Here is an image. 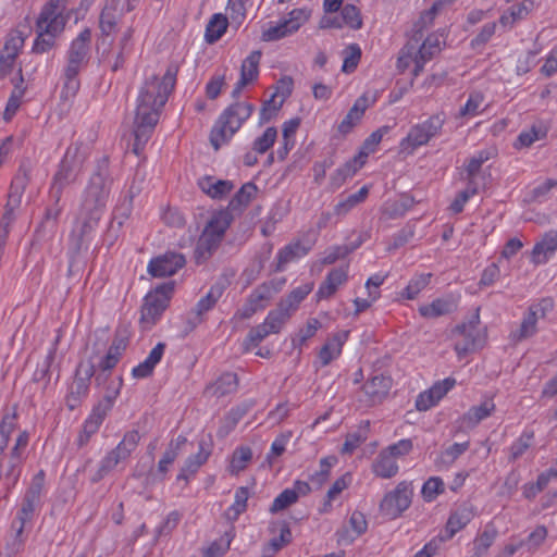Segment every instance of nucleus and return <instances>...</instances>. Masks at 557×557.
<instances>
[{
    "label": "nucleus",
    "mask_w": 557,
    "mask_h": 557,
    "mask_svg": "<svg viewBox=\"0 0 557 557\" xmlns=\"http://www.w3.org/2000/svg\"><path fill=\"white\" fill-rule=\"evenodd\" d=\"M25 38L21 32L11 33L4 44L2 51L0 52V66L7 67V71H11L14 61L24 46Z\"/></svg>",
    "instance_id": "19"
},
{
    "label": "nucleus",
    "mask_w": 557,
    "mask_h": 557,
    "mask_svg": "<svg viewBox=\"0 0 557 557\" xmlns=\"http://www.w3.org/2000/svg\"><path fill=\"white\" fill-rule=\"evenodd\" d=\"M480 308L475 309V312L470 317L467 322L456 325L454 333H457L463 337V341L455 344V350L459 357H463L470 351L474 350L480 346L479 338V324H480Z\"/></svg>",
    "instance_id": "13"
},
{
    "label": "nucleus",
    "mask_w": 557,
    "mask_h": 557,
    "mask_svg": "<svg viewBox=\"0 0 557 557\" xmlns=\"http://www.w3.org/2000/svg\"><path fill=\"white\" fill-rule=\"evenodd\" d=\"M311 290V284H305L296 287L284 299H282L278 305L293 314L297 310L299 304L310 294Z\"/></svg>",
    "instance_id": "42"
},
{
    "label": "nucleus",
    "mask_w": 557,
    "mask_h": 557,
    "mask_svg": "<svg viewBox=\"0 0 557 557\" xmlns=\"http://www.w3.org/2000/svg\"><path fill=\"white\" fill-rule=\"evenodd\" d=\"M347 280V271L338 268L333 269L327 274L324 282L320 285L317 296L319 298H329L337 290L338 286L345 283Z\"/></svg>",
    "instance_id": "31"
},
{
    "label": "nucleus",
    "mask_w": 557,
    "mask_h": 557,
    "mask_svg": "<svg viewBox=\"0 0 557 557\" xmlns=\"http://www.w3.org/2000/svg\"><path fill=\"white\" fill-rule=\"evenodd\" d=\"M494 410H495V404L493 403V400L492 399L484 400L482 404L471 407L460 418V426L473 429L482 420L490 417Z\"/></svg>",
    "instance_id": "23"
},
{
    "label": "nucleus",
    "mask_w": 557,
    "mask_h": 557,
    "mask_svg": "<svg viewBox=\"0 0 557 557\" xmlns=\"http://www.w3.org/2000/svg\"><path fill=\"white\" fill-rule=\"evenodd\" d=\"M67 0H49L36 21L37 37L34 41L33 51L45 53L55 45V38L63 32L66 24V16L63 12Z\"/></svg>",
    "instance_id": "2"
},
{
    "label": "nucleus",
    "mask_w": 557,
    "mask_h": 557,
    "mask_svg": "<svg viewBox=\"0 0 557 557\" xmlns=\"http://www.w3.org/2000/svg\"><path fill=\"white\" fill-rule=\"evenodd\" d=\"M392 387V379L389 376L377 374L369 379L362 386V391L367 396V400L371 404L381 403Z\"/></svg>",
    "instance_id": "17"
},
{
    "label": "nucleus",
    "mask_w": 557,
    "mask_h": 557,
    "mask_svg": "<svg viewBox=\"0 0 557 557\" xmlns=\"http://www.w3.org/2000/svg\"><path fill=\"white\" fill-rule=\"evenodd\" d=\"M227 287L225 280H219L211 285L208 293L201 297L187 318V330L193 331L205 321V314L212 310Z\"/></svg>",
    "instance_id": "10"
},
{
    "label": "nucleus",
    "mask_w": 557,
    "mask_h": 557,
    "mask_svg": "<svg viewBox=\"0 0 557 557\" xmlns=\"http://www.w3.org/2000/svg\"><path fill=\"white\" fill-rule=\"evenodd\" d=\"M233 220L234 214L230 212V210H220L211 216L205 230L223 239L224 234L226 230L230 227Z\"/></svg>",
    "instance_id": "33"
},
{
    "label": "nucleus",
    "mask_w": 557,
    "mask_h": 557,
    "mask_svg": "<svg viewBox=\"0 0 557 557\" xmlns=\"http://www.w3.org/2000/svg\"><path fill=\"white\" fill-rule=\"evenodd\" d=\"M221 242L222 238L203 230L196 245L195 253L197 259H208L218 249Z\"/></svg>",
    "instance_id": "35"
},
{
    "label": "nucleus",
    "mask_w": 557,
    "mask_h": 557,
    "mask_svg": "<svg viewBox=\"0 0 557 557\" xmlns=\"http://www.w3.org/2000/svg\"><path fill=\"white\" fill-rule=\"evenodd\" d=\"M29 182L28 171L25 169H20L17 174L12 180L9 193L8 202L10 205L17 207L21 201V196L25 190L26 185Z\"/></svg>",
    "instance_id": "41"
},
{
    "label": "nucleus",
    "mask_w": 557,
    "mask_h": 557,
    "mask_svg": "<svg viewBox=\"0 0 557 557\" xmlns=\"http://www.w3.org/2000/svg\"><path fill=\"white\" fill-rule=\"evenodd\" d=\"M348 334V331L335 333L322 346L319 352V359L323 367L330 364L334 359H336L341 355L342 347L346 342Z\"/></svg>",
    "instance_id": "20"
},
{
    "label": "nucleus",
    "mask_w": 557,
    "mask_h": 557,
    "mask_svg": "<svg viewBox=\"0 0 557 557\" xmlns=\"http://www.w3.org/2000/svg\"><path fill=\"white\" fill-rule=\"evenodd\" d=\"M495 156V149H484L479 151L476 154H474L467 165V173L469 181L471 182L472 178L479 173L482 164L486 161H488L491 158Z\"/></svg>",
    "instance_id": "55"
},
{
    "label": "nucleus",
    "mask_w": 557,
    "mask_h": 557,
    "mask_svg": "<svg viewBox=\"0 0 557 557\" xmlns=\"http://www.w3.org/2000/svg\"><path fill=\"white\" fill-rule=\"evenodd\" d=\"M257 194V186L253 183L244 184L239 190L234 195V197L230 200L227 206V210L230 212L240 214L245 208L248 207L250 201L255 198Z\"/></svg>",
    "instance_id": "29"
},
{
    "label": "nucleus",
    "mask_w": 557,
    "mask_h": 557,
    "mask_svg": "<svg viewBox=\"0 0 557 557\" xmlns=\"http://www.w3.org/2000/svg\"><path fill=\"white\" fill-rule=\"evenodd\" d=\"M227 24V18L224 15L220 13L214 14L206 27L205 37L207 42L213 44L219 40L226 32Z\"/></svg>",
    "instance_id": "46"
},
{
    "label": "nucleus",
    "mask_w": 557,
    "mask_h": 557,
    "mask_svg": "<svg viewBox=\"0 0 557 557\" xmlns=\"http://www.w3.org/2000/svg\"><path fill=\"white\" fill-rule=\"evenodd\" d=\"M124 14V0H106L99 16V28L101 32L99 40L101 45L111 46L112 40H108V38L116 33L117 24Z\"/></svg>",
    "instance_id": "11"
},
{
    "label": "nucleus",
    "mask_w": 557,
    "mask_h": 557,
    "mask_svg": "<svg viewBox=\"0 0 557 557\" xmlns=\"http://www.w3.org/2000/svg\"><path fill=\"white\" fill-rule=\"evenodd\" d=\"M474 517L473 508L463 504L453 512L446 523L447 539H451L458 531L463 529Z\"/></svg>",
    "instance_id": "26"
},
{
    "label": "nucleus",
    "mask_w": 557,
    "mask_h": 557,
    "mask_svg": "<svg viewBox=\"0 0 557 557\" xmlns=\"http://www.w3.org/2000/svg\"><path fill=\"white\" fill-rule=\"evenodd\" d=\"M442 10L441 2L435 0L432 7L420 15L419 20L414 23L416 34H419L420 38H423L424 30L433 25L434 18Z\"/></svg>",
    "instance_id": "53"
},
{
    "label": "nucleus",
    "mask_w": 557,
    "mask_h": 557,
    "mask_svg": "<svg viewBox=\"0 0 557 557\" xmlns=\"http://www.w3.org/2000/svg\"><path fill=\"white\" fill-rule=\"evenodd\" d=\"M272 297V288L270 284L263 283L256 287L248 297V301L258 310L265 307V302Z\"/></svg>",
    "instance_id": "59"
},
{
    "label": "nucleus",
    "mask_w": 557,
    "mask_h": 557,
    "mask_svg": "<svg viewBox=\"0 0 557 557\" xmlns=\"http://www.w3.org/2000/svg\"><path fill=\"white\" fill-rule=\"evenodd\" d=\"M445 122L443 114H434L429 120L412 126L407 135L400 141L403 152L412 153L418 147L425 145L437 135Z\"/></svg>",
    "instance_id": "7"
},
{
    "label": "nucleus",
    "mask_w": 557,
    "mask_h": 557,
    "mask_svg": "<svg viewBox=\"0 0 557 557\" xmlns=\"http://www.w3.org/2000/svg\"><path fill=\"white\" fill-rule=\"evenodd\" d=\"M112 182L113 180L109 171V159L108 157H102L97 161L96 169L90 176L82 208L104 211Z\"/></svg>",
    "instance_id": "6"
},
{
    "label": "nucleus",
    "mask_w": 557,
    "mask_h": 557,
    "mask_svg": "<svg viewBox=\"0 0 557 557\" xmlns=\"http://www.w3.org/2000/svg\"><path fill=\"white\" fill-rule=\"evenodd\" d=\"M294 34L285 21H281L276 25H271L262 32L261 39L263 41H276Z\"/></svg>",
    "instance_id": "58"
},
{
    "label": "nucleus",
    "mask_w": 557,
    "mask_h": 557,
    "mask_svg": "<svg viewBox=\"0 0 557 557\" xmlns=\"http://www.w3.org/2000/svg\"><path fill=\"white\" fill-rule=\"evenodd\" d=\"M253 110V104L237 101L222 112L210 132V143L214 150H219L234 136Z\"/></svg>",
    "instance_id": "5"
},
{
    "label": "nucleus",
    "mask_w": 557,
    "mask_h": 557,
    "mask_svg": "<svg viewBox=\"0 0 557 557\" xmlns=\"http://www.w3.org/2000/svg\"><path fill=\"white\" fill-rule=\"evenodd\" d=\"M83 144L74 143L69 146L66 152L62 159V162H66L76 172H79L84 161L86 160V151H83Z\"/></svg>",
    "instance_id": "50"
},
{
    "label": "nucleus",
    "mask_w": 557,
    "mask_h": 557,
    "mask_svg": "<svg viewBox=\"0 0 557 557\" xmlns=\"http://www.w3.org/2000/svg\"><path fill=\"white\" fill-rule=\"evenodd\" d=\"M413 491L411 483L407 481L399 482L394 491L387 493L380 503L381 512L388 519L399 517L409 508Z\"/></svg>",
    "instance_id": "9"
},
{
    "label": "nucleus",
    "mask_w": 557,
    "mask_h": 557,
    "mask_svg": "<svg viewBox=\"0 0 557 557\" xmlns=\"http://www.w3.org/2000/svg\"><path fill=\"white\" fill-rule=\"evenodd\" d=\"M431 274H420L414 276L405 288L403 296L407 299H414L416 296L428 286Z\"/></svg>",
    "instance_id": "60"
},
{
    "label": "nucleus",
    "mask_w": 557,
    "mask_h": 557,
    "mask_svg": "<svg viewBox=\"0 0 557 557\" xmlns=\"http://www.w3.org/2000/svg\"><path fill=\"white\" fill-rule=\"evenodd\" d=\"M209 453L205 451L202 444L199 445V451L196 455L189 456L177 474V480L188 481L190 475H194L198 469L207 461Z\"/></svg>",
    "instance_id": "37"
},
{
    "label": "nucleus",
    "mask_w": 557,
    "mask_h": 557,
    "mask_svg": "<svg viewBox=\"0 0 557 557\" xmlns=\"http://www.w3.org/2000/svg\"><path fill=\"white\" fill-rule=\"evenodd\" d=\"M187 443V438L184 435H178L175 440H172L168 448L165 449L162 458L158 463V473L164 478L169 470V466L172 465L177 458L182 447Z\"/></svg>",
    "instance_id": "32"
},
{
    "label": "nucleus",
    "mask_w": 557,
    "mask_h": 557,
    "mask_svg": "<svg viewBox=\"0 0 557 557\" xmlns=\"http://www.w3.org/2000/svg\"><path fill=\"white\" fill-rule=\"evenodd\" d=\"M46 472L39 470L33 478L22 498L21 507L12 522L14 540L10 545L12 553H17L24 543L23 531L27 522H30L36 511L41 506L45 491Z\"/></svg>",
    "instance_id": "3"
},
{
    "label": "nucleus",
    "mask_w": 557,
    "mask_h": 557,
    "mask_svg": "<svg viewBox=\"0 0 557 557\" xmlns=\"http://www.w3.org/2000/svg\"><path fill=\"white\" fill-rule=\"evenodd\" d=\"M156 125H151L150 123H143L134 121V137L135 141L133 145V152L137 156L141 152L145 145L149 140Z\"/></svg>",
    "instance_id": "49"
},
{
    "label": "nucleus",
    "mask_w": 557,
    "mask_h": 557,
    "mask_svg": "<svg viewBox=\"0 0 557 557\" xmlns=\"http://www.w3.org/2000/svg\"><path fill=\"white\" fill-rule=\"evenodd\" d=\"M497 533L496 528L492 523L486 524L473 542L474 556L481 557L484 555L494 543Z\"/></svg>",
    "instance_id": "39"
},
{
    "label": "nucleus",
    "mask_w": 557,
    "mask_h": 557,
    "mask_svg": "<svg viewBox=\"0 0 557 557\" xmlns=\"http://www.w3.org/2000/svg\"><path fill=\"white\" fill-rule=\"evenodd\" d=\"M470 447V441L454 443L441 451L436 463L442 466H451Z\"/></svg>",
    "instance_id": "45"
},
{
    "label": "nucleus",
    "mask_w": 557,
    "mask_h": 557,
    "mask_svg": "<svg viewBox=\"0 0 557 557\" xmlns=\"http://www.w3.org/2000/svg\"><path fill=\"white\" fill-rule=\"evenodd\" d=\"M272 333L265 326L264 322L251 327L247 337L245 338L244 346L246 350L257 347L267 336Z\"/></svg>",
    "instance_id": "61"
},
{
    "label": "nucleus",
    "mask_w": 557,
    "mask_h": 557,
    "mask_svg": "<svg viewBox=\"0 0 557 557\" xmlns=\"http://www.w3.org/2000/svg\"><path fill=\"white\" fill-rule=\"evenodd\" d=\"M547 537V529L544 525H537L529 536L520 542V546L527 547L528 550H536Z\"/></svg>",
    "instance_id": "63"
},
{
    "label": "nucleus",
    "mask_w": 557,
    "mask_h": 557,
    "mask_svg": "<svg viewBox=\"0 0 557 557\" xmlns=\"http://www.w3.org/2000/svg\"><path fill=\"white\" fill-rule=\"evenodd\" d=\"M83 222L78 231H73L71 235L72 248L75 253L79 252L84 238L89 235L98 225L103 211L99 209H83Z\"/></svg>",
    "instance_id": "15"
},
{
    "label": "nucleus",
    "mask_w": 557,
    "mask_h": 557,
    "mask_svg": "<svg viewBox=\"0 0 557 557\" xmlns=\"http://www.w3.org/2000/svg\"><path fill=\"white\" fill-rule=\"evenodd\" d=\"M290 317L292 314L288 312V310L277 305L275 309L268 313L264 320V324L272 334H277L281 332L283 325L289 320Z\"/></svg>",
    "instance_id": "47"
},
{
    "label": "nucleus",
    "mask_w": 557,
    "mask_h": 557,
    "mask_svg": "<svg viewBox=\"0 0 557 557\" xmlns=\"http://www.w3.org/2000/svg\"><path fill=\"white\" fill-rule=\"evenodd\" d=\"M536 311H534L533 308H530L528 314L523 318L519 330L512 334L513 338L522 341L534 335L536 332Z\"/></svg>",
    "instance_id": "54"
},
{
    "label": "nucleus",
    "mask_w": 557,
    "mask_h": 557,
    "mask_svg": "<svg viewBox=\"0 0 557 557\" xmlns=\"http://www.w3.org/2000/svg\"><path fill=\"white\" fill-rule=\"evenodd\" d=\"M126 459L122 458V456L116 453V450L111 449L100 461L99 468L96 473L90 479L92 483H97L102 480L108 473H110L119 463L125 461Z\"/></svg>",
    "instance_id": "43"
},
{
    "label": "nucleus",
    "mask_w": 557,
    "mask_h": 557,
    "mask_svg": "<svg viewBox=\"0 0 557 557\" xmlns=\"http://www.w3.org/2000/svg\"><path fill=\"white\" fill-rule=\"evenodd\" d=\"M366 160L367 152H359L357 156L346 161L331 175V188H339L347 181V178L354 176L364 165Z\"/></svg>",
    "instance_id": "16"
},
{
    "label": "nucleus",
    "mask_w": 557,
    "mask_h": 557,
    "mask_svg": "<svg viewBox=\"0 0 557 557\" xmlns=\"http://www.w3.org/2000/svg\"><path fill=\"white\" fill-rule=\"evenodd\" d=\"M369 195V187L362 186L357 193L349 195L344 200L339 201L334 207V212L337 215H345L352 208L363 202Z\"/></svg>",
    "instance_id": "48"
},
{
    "label": "nucleus",
    "mask_w": 557,
    "mask_h": 557,
    "mask_svg": "<svg viewBox=\"0 0 557 557\" xmlns=\"http://www.w3.org/2000/svg\"><path fill=\"white\" fill-rule=\"evenodd\" d=\"M277 129L274 126L268 127L263 134L253 141L252 149L257 153L267 152L275 143Z\"/></svg>",
    "instance_id": "56"
},
{
    "label": "nucleus",
    "mask_w": 557,
    "mask_h": 557,
    "mask_svg": "<svg viewBox=\"0 0 557 557\" xmlns=\"http://www.w3.org/2000/svg\"><path fill=\"white\" fill-rule=\"evenodd\" d=\"M261 57L262 52L260 50H253L243 61L240 67L242 84H250L258 78Z\"/></svg>",
    "instance_id": "34"
},
{
    "label": "nucleus",
    "mask_w": 557,
    "mask_h": 557,
    "mask_svg": "<svg viewBox=\"0 0 557 557\" xmlns=\"http://www.w3.org/2000/svg\"><path fill=\"white\" fill-rule=\"evenodd\" d=\"M16 412L12 414H5L0 422V455L8 446L10 435L16 428Z\"/></svg>",
    "instance_id": "57"
},
{
    "label": "nucleus",
    "mask_w": 557,
    "mask_h": 557,
    "mask_svg": "<svg viewBox=\"0 0 557 557\" xmlns=\"http://www.w3.org/2000/svg\"><path fill=\"white\" fill-rule=\"evenodd\" d=\"M252 458V450L248 446H240L236 448L232 455V460L230 465V471L233 474H237L243 471L248 462Z\"/></svg>",
    "instance_id": "52"
},
{
    "label": "nucleus",
    "mask_w": 557,
    "mask_h": 557,
    "mask_svg": "<svg viewBox=\"0 0 557 557\" xmlns=\"http://www.w3.org/2000/svg\"><path fill=\"white\" fill-rule=\"evenodd\" d=\"M369 432L370 422L363 421L357 431L347 434L342 453L351 454L357 447L367 441Z\"/></svg>",
    "instance_id": "40"
},
{
    "label": "nucleus",
    "mask_w": 557,
    "mask_h": 557,
    "mask_svg": "<svg viewBox=\"0 0 557 557\" xmlns=\"http://www.w3.org/2000/svg\"><path fill=\"white\" fill-rule=\"evenodd\" d=\"M367 108L368 98L366 96L359 97L337 126L338 133L343 136L349 134L352 128L361 121Z\"/></svg>",
    "instance_id": "21"
},
{
    "label": "nucleus",
    "mask_w": 557,
    "mask_h": 557,
    "mask_svg": "<svg viewBox=\"0 0 557 557\" xmlns=\"http://www.w3.org/2000/svg\"><path fill=\"white\" fill-rule=\"evenodd\" d=\"M248 410L249 406L246 404L232 408L222 420V424L218 430V435L220 437L226 436L232 430L235 429L237 423L246 416Z\"/></svg>",
    "instance_id": "38"
},
{
    "label": "nucleus",
    "mask_w": 557,
    "mask_h": 557,
    "mask_svg": "<svg viewBox=\"0 0 557 557\" xmlns=\"http://www.w3.org/2000/svg\"><path fill=\"white\" fill-rule=\"evenodd\" d=\"M372 470L375 475L384 479H389L398 472V466L395 459L386 451L382 450L375 458Z\"/></svg>",
    "instance_id": "36"
},
{
    "label": "nucleus",
    "mask_w": 557,
    "mask_h": 557,
    "mask_svg": "<svg viewBox=\"0 0 557 557\" xmlns=\"http://www.w3.org/2000/svg\"><path fill=\"white\" fill-rule=\"evenodd\" d=\"M95 371L96 366L91 359L81 361L76 368L75 380L70 393L81 398L86 397L89 391V382L95 375Z\"/></svg>",
    "instance_id": "18"
},
{
    "label": "nucleus",
    "mask_w": 557,
    "mask_h": 557,
    "mask_svg": "<svg viewBox=\"0 0 557 557\" xmlns=\"http://www.w3.org/2000/svg\"><path fill=\"white\" fill-rule=\"evenodd\" d=\"M90 45L91 30L90 28H85L72 40L69 47L66 52V65L63 70L65 78L64 90L66 91V96H74L79 88L77 75L89 62L91 50Z\"/></svg>",
    "instance_id": "4"
},
{
    "label": "nucleus",
    "mask_w": 557,
    "mask_h": 557,
    "mask_svg": "<svg viewBox=\"0 0 557 557\" xmlns=\"http://www.w3.org/2000/svg\"><path fill=\"white\" fill-rule=\"evenodd\" d=\"M238 387V376L236 373H223L218 380L206 387V394L216 398L224 397L235 393Z\"/></svg>",
    "instance_id": "25"
},
{
    "label": "nucleus",
    "mask_w": 557,
    "mask_h": 557,
    "mask_svg": "<svg viewBox=\"0 0 557 557\" xmlns=\"http://www.w3.org/2000/svg\"><path fill=\"white\" fill-rule=\"evenodd\" d=\"M177 73L178 65L171 63L161 81L156 75L146 81L137 99L134 121L157 125L160 110L174 89Z\"/></svg>",
    "instance_id": "1"
},
{
    "label": "nucleus",
    "mask_w": 557,
    "mask_h": 557,
    "mask_svg": "<svg viewBox=\"0 0 557 557\" xmlns=\"http://www.w3.org/2000/svg\"><path fill=\"white\" fill-rule=\"evenodd\" d=\"M231 542L232 536L230 533H224L207 548L203 557H222L230 549Z\"/></svg>",
    "instance_id": "64"
},
{
    "label": "nucleus",
    "mask_w": 557,
    "mask_h": 557,
    "mask_svg": "<svg viewBox=\"0 0 557 557\" xmlns=\"http://www.w3.org/2000/svg\"><path fill=\"white\" fill-rule=\"evenodd\" d=\"M138 193L139 189L135 188L134 184H132L127 194L122 199H120L119 203L115 206L111 223L104 237V240H107L109 245H113V243L117 239L119 233L124 222L129 218L132 213L133 199Z\"/></svg>",
    "instance_id": "12"
},
{
    "label": "nucleus",
    "mask_w": 557,
    "mask_h": 557,
    "mask_svg": "<svg viewBox=\"0 0 557 557\" xmlns=\"http://www.w3.org/2000/svg\"><path fill=\"white\" fill-rule=\"evenodd\" d=\"M557 249V232L550 231L544 235L541 242L536 243L532 250V258L535 264L546 262L547 255Z\"/></svg>",
    "instance_id": "30"
},
{
    "label": "nucleus",
    "mask_w": 557,
    "mask_h": 557,
    "mask_svg": "<svg viewBox=\"0 0 557 557\" xmlns=\"http://www.w3.org/2000/svg\"><path fill=\"white\" fill-rule=\"evenodd\" d=\"M164 343H158L152 350L149 352L148 357L140 362L138 366L133 368L132 375L135 379H146L152 375L156 366L161 361L162 356L165 350Z\"/></svg>",
    "instance_id": "22"
},
{
    "label": "nucleus",
    "mask_w": 557,
    "mask_h": 557,
    "mask_svg": "<svg viewBox=\"0 0 557 557\" xmlns=\"http://www.w3.org/2000/svg\"><path fill=\"white\" fill-rule=\"evenodd\" d=\"M139 441V432L137 430H132L124 434L122 441L113 449L116 450V453H119L122 456V458L127 460L132 453L138 446Z\"/></svg>",
    "instance_id": "51"
},
{
    "label": "nucleus",
    "mask_w": 557,
    "mask_h": 557,
    "mask_svg": "<svg viewBox=\"0 0 557 557\" xmlns=\"http://www.w3.org/2000/svg\"><path fill=\"white\" fill-rule=\"evenodd\" d=\"M308 252L309 248L305 247L300 242L286 245L277 252V262L274 271L282 272L287 263L306 256Z\"/></svg>",
    "instance_id": "28"
},
{
    "label": "nucleus",
    "mask_w": 557,
    "mask_h": 557,
    "mask_svg": "<svg viewBox=\"0 0 557 557\" xmlns=\"http://www.w3.org/2000/svg\"><path fill=\"white\" fill-rule=\"evenodd\" d=\"M173 289L174 284L171 282L161 284L148 293L141 307V323L147 325L156 323L166 309Z\"/></svg>",
    "instance_id": "8"
},
{
    "label": "nucleus",
    "mask_w": 557,
    "mask_h": 557,
    "mask_svg": "<svg viewBox=\"0 0 557 557\" xmlns=\"http://www.w3.org/2000/svg\"><path fill=\"white\" fill-rule=\"evenodd\" d=\"M200 189L213 199H222L234 188L231 181L218 180L214 176H205L198 181Z\"/></svg>",
    "instance_id": "24"
},
{
    "label": "nucleus",
    "mask_w": 557,
    "mask_h": 557,
    "mask_svg": "<svg viewBox=\"0 0 557 557\" xmlns=\"http://www.w3.org/2000/svg\"><path fill=\"white\" fill-rule=\"evenodd\" d=\"M77 173L78 172L67 165L66 162L61 161L59 171L54 175L51 187V197L57 203L61 200L64 187L75 181Z\"/></svg>",
    "instance_id": "27"
},
{
    "label": "nucleus",
    "mask_w": 557,
    "mask_h": 557,
    "mask_svg": "<svg viewBox=\"0 0 557 557\" xmlns=\"http://www.w3.org/2000/svg\"><path fill=\"white\" fill-rule=\"evenodd\" d=\"M344 53L345 58L342 70L343 72L350 73L355 71L361 59V49L358 44H350Z\"/></svg>",
    "instance_id": "62"
},
{
    "label": "nucleus",
    "mask_w": 557,
    "mask_h": 557,
    "mask_svg": "<svg viewBox=\"0 0 557 557\" xmlns=\"http://www.w3.org/2000/svg\"><path fill=\"white\" fill-rule=\"evenodd\" d=\"M186 259L182 253L165 252L152 259L148 264V272L156 277L171 276L183 268Z\"/></svg>",
    "instance_id": "14"
},
{
    "label": "nucleus",
    "mask_w": 557,
    "mask_h": 557,
    "mask_svg": "<svg viewBox=\"0 0 557 557\" xmlns=\"http://www.w3.org/2000/svg\"><path fill=\"white\" fill-rule=\"evenodd\" d=\"M453 309V302L438 298L429 305L421 306L419 313L424 318L434 319L450 313Z\"/></svg>",
    "instance_id": "44"
}]
</instances>
